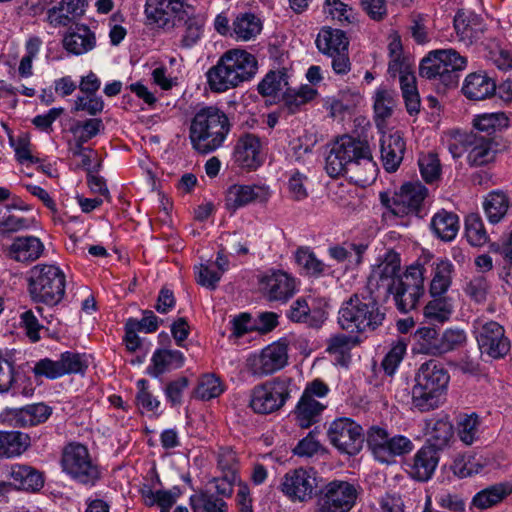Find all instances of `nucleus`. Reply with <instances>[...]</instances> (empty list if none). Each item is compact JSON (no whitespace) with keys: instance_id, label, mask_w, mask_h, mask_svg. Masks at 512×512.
I'll use <instances>...</instances> for the list:
<instances>
[{"instance_id":"obj_63","label":"nucleus","mask_w":512,"mask_h":512,"mask_svg":"<svg viewBox=\"0 0 512 512\" xmlns=\"http://www.w3.org/2000/svg\"><path fill=\"white\" fill-rule=\"evenodd\" d=\"M35 223L34 218H27L11 214L9 211H0V232L17 233L30 229Z\"/></svg>"},{"instance_id":"obj_33","label":"nucleus","mask_w":512,"mask_h":512,"mask_svg":"<svg viewBox=\"0 0 512 512\" xmlns=\"http://www.w3.org/2000/svg\"><path fill=\"white\" fill-rule=\"evenodd\" d=\"M315 44L320 53L333 56L347 52L349 41L342 30L323 27L317 35Z\"/></svg>"},{"instance_id":"obj_35","label":"nucleus","mask_w":512,"mask_h":512,"mask_svg":"<svg viewBox=\"0 0 512 512\" xmlns=\"http://www.w3.org/2000/svg\"><path fill=\"white\" fill-rule=\"evenodd\" d=\"M9 478L15 487L26 491H38L44 485L42 474L28 465H12L9 470Z\"/></svg>"},{"instance_id":"obj_47","label":"nucleus","mask_w":512,"mask_h":512,"mask_svg":"<svg viewBox=\"0 0 512 512\" xmlns=\"http://www.w3.org/2000/svg\"><path fill=\"white\" fill-rule=\"evenodd\" d=\"M317 96V90L310 85L288 88L283 95L284 106L290 113H295Z\"/></svg>"},{"instance_id":"obj_4","label":"nucleus","mask_w":512,"mask_h":512,"mask_svg":"<svg viewBox=\"0 0 512 512\" xmlns=\"http://www.w3.org/2000/svg\"><path fill=\"white\" fill-rule=\"evenodd\" d=\"M450 376L444 365L437 360L422 363L412 388V404L420 411L438 408L445 400Z\"/></svg>"},{"instance_id":"obj_23","label":"nucleus","mask_w":512,"mask_h":512,"mask_svg":"<svg viewBox=\"0 0 512 512\" xmlns=\"http://www.w3.org/2000/svg\"><path fill=\"white\" fill-rule=\"evenodd\" d=\"M85 0H61L46 11L47 23L54 27H66L81 17L86 8Z\"/></svg>"},{"instance_id":"obj_16","label":"nucleus","mask_w":512,"mask_h":512,"mask_svg":"<svg viewBox=\"0 0 512 512\" xmlns=\"http://www.w3.org/2000/svg\"><path fill=\"white\" fill-rule=\"evenodd\" d=\"M52 408L44 403L29 404L21 408H5L0 412V422L12 427H31L44 423Z\"/></svg>"},{"instance_id":"obj_44","label":"nucleus","mask_w":512,"mask_h":512,"mask_svg":"<svg viewBox=\"0 0 512 512\" xmlns=\"http://www.w3.org/2000/svg\"><path fill=\"white\" fill-rule=\"evenodd\" d=\"M431 227L439 238L451 241L458 233L459 220L456 214L443 210L434 215Z\"/></svg>"},{"instance_id":"obj_62","label":"nucleus","mask_w":512,"mask_h":512,"mask_svg":"<svg viewBox=\"0 0 512 512\" xmlns=\"http://www.w3.org/2000/svg\"><path fill=\"white\" fill-rule=\"evenodd\" d=\"M406 350L407 344L403 339H399L391 345L390 350L382 361L383 370L387 375L392 376L396 373L406 354Z\"/></svg>"},{"instance_id":"obj_56","label":"nucleus","mask_w":512,"mask_h":512,"mask_svg":"<svg viewBox=\"0 0 512 512\" xmlns=\"http://www.w3.org/2000/svg\"><path fill=\"white\" fill-rule=\"evenodd\" d=\"M486 465V460L476 455H462L455 459L452 469L455 475L465 478L478 474Z\"/></svg>"},{"instance_id":"obj_8","label":"nucleus","mask_w":512,"mask_h":512,"mask_svg":"<svg viewBox=\"0 0 512 512\" xmlns=\"http://www.w3.org/2000/svg\"><path fill=\"white\" fill-rule=\"evenodd\" d=\"M468 60L454 49L433 50L420 63V75L439 80L445 86L455 85L457 73L466 69Z\"/></svg>"},{"instance_id":"obj_7","label":"nucleus","mask_w":512,"mask_h":512,"mask_svg":"<svg viewBox=\"0 0 512 512\" xmlns=\"http://www.w3.org/2000/svg\"><path fill=\"white\" fill-rule=\"evenodd\" d=\"M443 143L453 159L466 153L467 163L471 167L486 165L495 157L492 139L472 132L450 131L444 135Z\"/></svg>"},{"instance_id":"obj_32","label":"nucleus","mask_w":512,"mask_h":512,"mask_svg":"<svg viewBox=\"0 0 512 512\" xmlns=\"http://www.w3.org/2000/svg\"><path fill=\"white\" fill-rule=\"evenodd\" d=\"M496 84L483 72H474L466 76L462 92L470 100H483L494 94Z\"/></svg>"},{"instance_id":"obj_53","label":"nucleus","mask_w":512,"mask_h":512,"mask_svg":"<svg viewBox=\"0 0 512 512\" xmlns=\"http://www.w3.org/2000/svg\"><path fill=\"white\" fill-rule=\"evenodd\" d=\"M256 16L254 13L240 12L232 22V33L237 41H249L255 36Z\"/></svg>"},{"instance_id":"obj_36","label":"nucleus","mask_w":512,"mask_h":512,"mask_svg":"<svg viewBox=\"0 0 512 512\" xmlns=\"http://www.w3.org/2000/svg\"><path fill=\"white\" fill-rule=\"evenodd\" d=\"M511 493V482L497 483L477 492L471 500V506L485 510L499 504Z\"/></svg>"},{"instance_id":"obj_2","label":"nucleus","mask_w":512,"mask_h":512,"mask_svg":"<svg viewBox=\"0 0 512 512\" xmlns=\"http://www.w3.org/2000/svg\"><path fill=\"white\" fill-rule=\"evenodd\" d=\"M231 124L226 113L216 106H204L193 115L189 128L192 147L201 154L211 153L220 148Z\"/></svg>"},{"instance_id":"obj_5","label":"nucleus","mask_w":512,"mask_h":512,"mask_svg":"<svg viewBox=\"0 0 512 512\" xmlns=\"http://www.w3.org/2000/svg\"><path fill=\"white\" fill-rule=\"evenodd\" d=\"M384 316L378 306L376 296L369 291L367 295L355 294L342 304L338 323L345 330L365 332L380 326Z\"/></svg>"},{"instance_id":"obj_61","label":"nucleus","mask_w":512,"mask_h":512,"mask_svg":"<svg viewBox=\"0 0 512 512\" xmlns=\"http://www.w3.org/2000/svg\"><path fill=\"white\" fill-rule=\"evenodd\" d=\"M418 165L425 182L433 183L440 178L441 164L437 154L429 152L420 155Z\"/></svg>"},{"instance_id":"obj_50","label":"nucleus","mask_w":512,"mask_h":512,"mask_svg":"<svg viewBox=\"0 0 512 512\" xmlns=\"http://www.w3.org/2000/svg\"><path fill=\"white\" fill-rule=\"evenodd\" d=\"M425 308L424 316L430 322L444 323L448 321L453 312V304L449 297H432Z\"/></svg>"},{"instance_id":"obj_12","label":"nucleus","mask_w":512,"mask_h":512,"mask_svg":"<svg viewBox=\"0 0 512 512\" xmlns=\"http://www.w3.org/2000/svg\"><path fill=\"white\" fill-rule=\"evenodd\" d=\"M327 436L330 443L341 453L356 455L362 449L363 429L351 418L340 417L333 420Z\"/></svg>"},{"instance_id":"obj_46","label":"nucleus","mask_w":512,"mask_h":512,"mask_svg":"<svg viewBox=\"0 0 512 512\" xmlns=\"http://www.w3.org/2000/svg\"><path fill=\"white\" fill-rule=\"evenodd\" d=\"M236 454L230 448H221L218 453V468L225 478V488L220 491L226 496L233 492V484L236 482Z\"/></svg>"},{"instance_id":"obj_41","label":"nucleus","mask_w":512,"mask_h":512,"mask_svg":"<svg viewBox=\"0 0 512 512\" xmlns=\"http://www.w3.org/2000/svg\"><path fill=\"white\" fill-rule=\"evenodd\" d=\"M294 261L301 273L307 276L319 277L326 270L325 263L318 259L314 251L308 246H301L296 249Z\"/></svg>"},{"instance_id":"obj_64","label":"nucleus","mask_w":512,"mask_h":512,"mask_svg":"<svg viewBox=\"0 0 512 512\" xmlns=\"http://www.w3.org/2000/svg\"><path fill=\"white\" fill-rule=\"evenodd\" d=\"M465 342L466 333L463 329L447 328L439 337V355L455 350Z\"/></svg>"},{"instance_id":"obj_19","label":"nucleus","mask_w":512,"mask_h":512,"mask_svg":"<svg viewBox=\"0 0 512 512\" xmlns=\"http://www.w3.org/2000/svg\"><path fill=\"white\" fill-rule=\"evenodd\" d=\"M316 486V472L313 469L299 468L284 476L282 491L292 500L306 501L312 498Z\"/></svg>"},{"instance_id":"obj_52","label":"nucleus","mask_w":512,"mask_h":512,"mask_svg":"<svg viewBox=\"0 0 512 512\" xmlns=\"http://www.w3.org/2000/svg\"><path fill=\"white\" fill-rule=\"evenodd\" d=\"M323 11L327 18L341 25L353 24L357 20L354 9L341 0H326Z\"/></svg>"},{"instance_id":"obj_1","label":"nucleus","mask_w":512,"mask_h":512,"mask_svg":"<svg viewBox=\"0 0 512 512\" xmlns=\"http://www.w3.org/2000/svg\"><path fill=\"white\" fill-rule=\"evenodd\" d=\"M256 58L244 49L234 48L224 52L217 63L206 72L211 91L223 93L253 78Z\"/></svg>"},{"instance_id":"obj_22","label":"nucleus","mask_w":512,"mask_h":512,"mask_svg":"<svg viewBox=\"0 0 512 512\" xmlns=\"http://www.w3.org/2000/svg\"><path fill=\"white\" fill-rule=\"evenodd\" d=\"M396 108V93L385 85L379 86L373 95L374 121L378 132H385L392 123Z\"/></svg>"},{"instance_id":"obj_58","label":"nucleus","mask_w":512,"mask_h":512,"mask_svg":"<svg viewBox=\"0 0 512 512\" xmlns=\"http://www.w3.org/2000/svg\"><path fill=\"white\" fill-rule=\"evenodd\" d=\"M224 387L218 377L214 374L203 375L198 382L195 396L201 400H210L220 396Z\"/></svg>"},{"instance_id":"obj_6","label":"nucleus","mask_w":512,"mask_h":512,"mask_svg":"<svg viewBox=\"0 0 512 512\" xmlns=\"http://www.w3.org/2000/svg\"><path fill=\"white\" fill-rule=\"evenodd\" d=\"M66 278L60 267L37 264L28 272V292L35 303L58 305L65 296Z\"/></svg>"},{"instance_id":"obj_30","label":"nucleus","mask_w":512,"mask_h":512,"mask_svg":"<svg viewBox=\"0 0 512 512\" xmlns=\"http://www.w3.org/2000/svg\"><path fill=\"white\" fill-rule=\"evenodd\" d=\"M288 360L287 346L277 341L265 347L258 355V371L271 374L282 369Z\"/></svg>"},{"instance_id":"obj_17","label":"nucleus","mask_w":512,"mask_h":512,"mask_svg":"<svg viewBox=\"0 0 512 512\" xmlns=\"http://www.w3.org/2000/svg\"><path fill=\"white\" fill-rule=\"evenodd\" d=\"M427 193V188L420 182L405 183L395 192L389 207L398 216L418 215Z\"/></svg>"},{"instance_id":"obj_60","label":"nucleus","mask_w":512,"mask_h":512,"mask_svg":"<svg viewBox=\"0 0 512 512\" xmlns=\"http://www.w3.org/2000/svg\"><path fill=\"white\" fill-rule=\"evenodd\" d=\"M479 424V417L474 413L461 417L457 424L459 439L466 445L473 444L478 438Z\"/></svg>"},{"instance_id":"obj_59","label":"nucleus","mask_w":512,"mask_h":512,"mask_svg":"<svg viewBox=\"0 0 512 512\" xmlns=\"http://www.w3.org/2000/svg\"><path fill=\"white\" fill-rule=\"evenodd\" d=\"M104 129V125L99 118H89L85 121H77L70 128L75 138L80 139L81 143H87Z\"/></svg>"},{"instance_id":"obj_49","label":"nucleus","mask_w":512,"mask_h":512,"mask_svg":"<svg viewBox=\"0 0 512 512\" xmlns=\"http://www.w3.org/2000/svg\"><path fill=\"white\" fill-rule=\"evenodd\" d=\"M415 344L413 351L418 354L439 355V336L436 329L421 327L414 334Z\"/></svg>"},{"instance_id":"obj_42","label":"nucleus","mask_w":512,"mask_h":512,"mask_svg":"<svg viewBox=\"0 0 512 512\" xmlns=\"http://www.w3.org/2000/svg\"><path fill=\"white\" fill-rule=\"evenodd\" d=\"M326 408V405L321 403L318 399L306 398L301 396L296 409L295 417L302 428H308L313 423L318 421L319 416Z\"/></svg>"},{"instance_id":"obj_11","label":"nucleus","mask_w":512,"mask_h":512,"mask_svg":"<svg viewBox=\"0 0 512 512\" xmlns=\"http://www.w3.org/2000/svg\"><path fill=\"white\" fill-rule=\"evenodd\" d=\"M401 258L392 249L386 250L379 255L371 266L370 275L367 281V288L371 293L378 292L385 295L394 291L395 287L402 282Z\"/></svg>"},{"instance_id":"obj_34","label":"nucleus","mask_w":512,"mask_h":512,"mask_svg":"<svg viewBox=\"0 0 512 512\" xmlns=\"http://www.w3.org/2000/svg\"><path fill=\"white\" fill-rule=\"evenodd\" d=\"M256 199V184L235 183L230 185L224 193V205L230 213L244 208Z\"/></svg>"},{"instance_id":"obj_57","label":"nucleus","mask_w":512,"mask_h":512,"mask_svg":"<svg viewBox=\"0 0 512 512\" xmlns=\"http://www.w3.org/2000/svg\"><path fill=\"white\" fill-rule=\"evenodd\" d=\"M465 232L467 240L472 246H483L489 238L484 224L477 214H470L466 217Z\"/></svg>"},{"instance_id":"obj_13","label":"nucleus","mask_w":512,"mask_h":512,"mask_svg":"<svg viewBox=\"0 0 512 512\" xmlns=\"http://www.w3.org/2000/svg\"><path fill=\"white\" fill-rule=\"evenodd\" d=\"M478 346L483 354L498 359L504 357L509 349V340L504 328L495 321L478 320L474 324Z\"/></svg>"},{"instance_id":"obj_21","label":"nucleus","mask_w":512,"mask_h":512,"mask_svg":"<svg viewBox=\"0 0 512 512\" xmlns=\"http://www.w3.org/2000/svg\"><path fill=\"white\" fill-rule=\"evenodd\" d=\"M380 138V153L383 166L386 171L394 172L400 166L403 155L405 152V142L398 131H390L385 129V132H379Z\"/></svg>"},{"instance_id":"obj_43","label":"nucleus","mask_w":512,"mask_h":512,"mask_svg":"<svg viewBox=\"0 0 512 512\" xmlns=\"http://www.w3.org/2000/svg\"><path fill=\"white\" fill-rule=\"evenodd\" d=\"M426 435L433 448H442L453 436V426L446 418L430 419L426 422Z\"/></svg>"},{"instance_id":"obj_9","label":"nucleus","mask_w":512,"mask_h":512,"mask_svg":"<svg viewBox=\"0 0 512 512\" xmlns=\"http://www.w3.org/2000/svg\"><path fill=\"white\" fill-rule=\"evenodd\" d=\"M63 471L74 481L92 487L100 479L101 472L86 446L70 443L62 453Z\"/></svg>"},{"instance_id":"obj_29","label":"nucleus","mask_w":512,"mask_h":512,"mask_svg":"<svg viewBox=\"0 0 512 512\" xmlns=\"http://www.w3.org/2000/svg\"><path fill=\"white\" fill-rule=\"evenodd\" d=\"M439 457L437 450L432 446L421 447L409 464L411 476L419 481H428L435 472Z\"/></svg>"},{"instance_id":"obj_15","label":"nucleus","mask_w":512,"mask_h":512,"mask_svg":"<svg viewBox=\"0 0 512 512\" xmlns=\"http://www.w3.org/2000/svg\"><path fill=\"white\" fill-rule=\"evenodd\" d=\"M356 499L357 489L353 484L334 480L325 486L319 505L322 512H347Z\"/></svg>"},{"instance_id":"obj_26","label":"nucleus","mask_w":512,"mask_h":512,"mask_svg":"<svg viewBox=\"0 0 512 512\" xmlns=\"http://www.w3.org/2000/svg\"><path fill=\"white\" fill-rule=\"evenodd\" d=\"M392 77L399 76L400 88L406 109L410 115L416 114L420 109V97L416 85V76L413 63L404 65L396 71H388Z\"/></svg>"},{"instance_id":"obj_54","label":"nucleus","mask_w":512,"mask_h":512,"mask_svg":"<svg viewBox=\"0 0 512 512\" xmlns=\"http://www.w3.org/2000/svg\"><path fill=\"white\" fill-rule=\"evenodd\" d=\"M204 25L205 22L201 17H188L183 25L180 47L185 49L194 47L203 36Z\"/></svg>"},{"instance_id":"obj_27","label":"nucleus","mask_w":512,"mask_h":512,"mask_svg":"<svg viewBox=\"0 0 512 512\" xmlns=\"http://www.w3.org/2000/svg\"><path fill=\"white\" fill-rule=\"evenodd\" d=\"M454 28L459 40L466 45L478 43L484 34L481 18L472 12H458L454 18Z\"/></svg>"},{"instance_id":"obj_51","label":"nucleus","mask_w":512,"mask_h":512,"mask_svg":"<svg viewBox=\"0 0 512 512\" xmlns=\"http://www.w3.org/2000/svg\"><path fill=\"white\" fill-rule=\"evenodd\" d=\"M473 127L478 131L492 134L498 130L508 128L509 118L504 112H492L475 115Z\"/></svg>"},{"instance_id":"obj_38","label":"nucleus","mask_w":512,"mask_h":512,"mask_svg":"<svg viewBox=\"0 0 512 512\" xmlns=\"http://www.w3.org/2000/svg\"><path fill=\"white\" fill-rule=\"evenodd\" d=\"M30 446V436L20 431H0V458H12Z\"/></svg>"},{"instance_id":"obj_10","label":"nucleus","mask_w":512,"mask_h":512,"mask_svg":"<svg viewBox=\"0 0 512 512\" xmlns=\"http://www.w3.org/2000/svg\"><path fill=\"white\" fill-rule=\"evenodd\" d=\"M367 446L373 458L381 464L395 463L398 456L410 453L414 445L403 435L390 436L385 428L372 426L367 431Z\"/></svg>"},{"instance_id":"obj_20","label":"nucleus","mask_w":512,"mask_h":512,"mask_svg":"<svg viewBox=\"0 0 512 512\" xmlns=\"http://www.w3.org/2000/svg\"><path fill=\"white\" fill-rule=\"evenodd\" d=\"M289 396L285 380L273 379L258 388V413H272L284 405Z\"/></svg>"},{"instance_id":"obj_31","label":"nucleus","mask_w":512,"mask_h":512,"mask_svg":"<svg viewBox=\"0 0 512 512\" xmlns=\"http://www.w3.org/2000/svg\"><path fill=\"white\" fill-rule=\"evenodd\" d=\"M454 275V265L448 259H437L432 264L429 294L431 297L443 296L449 290Z\"/></svg>"},{"instance_id":"obj_55","label":"nucleus","mask_w":512,"mask_h":512,"mask_svg":"<svg viewBox=\"0 0 512 512\" xmlns=\"http://www.w3.org/2000/svg\"><path fill=\"white\" fill-rule=\"evenodd\" d=\"M190 505L194 512H227V504L222 498L207 493L192 495Z\"/></svg>"},{"instance_id":"obj_37","label":"nucleus","mask_w":512,"mask_h":512,"mask_svg":"<svg viewBox=\"0 0 512 512\" xmlns=\"http://www.w3.org/2000/svg\"><path fill=\"white\" fill-rule=\"evenodd\" d=\"M234 163L241 169L256 168V135L243 133L239 136L233 151Z\"/></svg>"},{"instance_id":"obj_18","label":"nucleus","mask_w":512,"mask_h":512,"mask_svg":"<svg viewBox=\"0 0 512 512\" xmlns=\"http://www.w3.org/2000/svg\"><path fill=\"white\" fill-rule=\"evenodd\" d=\"M189 8L188 0H146L145 15L159 27H171Z\"/></svg>"},{"instance_id":"obj_24","label":"nucleus","mask_w":512,"mask_h":512,"mask_svg":"<svg viewBox=\"0 0 512 512\" xmlns=\"http://www.w3.org/2000/svg\"><path fill=\"white\" fill-rule=\"evenodd\" d=\"M62 45L69 54L80 56L96 47V36L87 25H76L65 33Z\"/></svg>"},{"instance_id":"obj_14","label":"nucleus","mask_w":512,"mask_h":512,"mask_svg":"<svg viewBox=\"0 0 512 512\" xmlns=\"http://www.w3.org/2000/svg\"><path fill=\"white\" fill-rule=\"evenodd\" d=\"M297 290V278L283 270H269L258 281V292L269 301L285 302Z\"/></svg>"},{"instance_id":"obj_40","label":"nucleus","mask_w":512,"mask_h":512,"mask_svg":"<svg viewBox=\"0 0 512 512\" xmlns=\"http://www.w3.org/2000/svg\"><path fill=\"white\" fill-rule=\"evenodd\" d=\"M509 206V197L501 190L491 191L483 201L485 215L492 224H496L504 218Z\"/></svg>"},{"instance_id":"obj_48","label":"nucleus","mask_w":512,"mask_h":512,"mask_svg":"<svg viewBox=\"0 0 512 512\" xmlns=\"http://www.w3.org/2000/svg\"><path fill=\"white\" fill-rule=\"evenodd\" d=\"M62 377L65 375H84L89 367V356L86 353L73 351L62 352L58 358Z\"/></svg>"},{"instance_id":"obj_39","label":"nucleus","mask_w":512,"mask_h":512,"mask_svg":"<svg viewBox=\"0 0 512 512\" xmlns=\"http://www.w3.org/2000/svg\"><path fill=\"white\" fill-rule=\"evenodd\" d=\"M358 339L355 336L338 334L332 336L328 341L326 351L333 357L334 363L347 367L351 360V350L357 345Z\"/></svg>"},{"instance_id":"obj_25","label":"nucleus","mask_w":512,"mask_h":512,"mask_svg":"<svg viewBox=\"0 0 512 512\" xmlns=\"http://www.w3.org/2000/svg\"><path fill=\"white\" fill-rule=\"evenodd\" d=\"M43 242L36 236H19L13 239L7 255L21 263H30L39 259L44 253Z\"/></svg>"},{"instance_id":"obj_45","label":"nucleus","mask_w":512,"mask_h":512,"mask_svg":"<svg viewBox=\"0 0 512 512\" xmlns=\"http://www.w3.org/2000/svg\"><path fill=\"white\" fill-rule=\"evenodd\" d=\"M387 295H393L398 310L407 313L416 307L420 298L424 295V290L405 286L402 281L395 287L394 291H389L384 296Z\"/></svg>"},{"instance_id":"obj_28","label":"nucleus","mask_w":512,"mask_h":512,"mask_svg":"<svg viewBox=\"0 0 512 512\" xmlns=\"http://www.w3.org/2000/svg\"><path fill=\"white\" fill-rule=\"evenodd\" d=\"M185 362L184 354L179 350L159 348L153 352L147 373L158 378L165 373L180 369Z\"/></svg>"},{"instance_id":"obj_3","label":"nucleus","mask_w":512,"mask_h":512,"mask_svg":"<svg viewBox=\"0 0 512 512\" xmlns=\"http://www.w3.org/2000/svg\"><path fill=\"white\" fill-rule=\"evenodd\" d=\"M359 166H364L369 177L375 179L377 165L369 145L349 135L337 138L326 157L325 169L328 175L337 177Z\"/></svg>"}]
</instances>
